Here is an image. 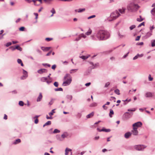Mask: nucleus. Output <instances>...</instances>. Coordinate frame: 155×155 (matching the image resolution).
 Instances as JSON below:
<instances>
[{"label":"nucleus","mask_w":155,"mask_h":155,"mask_svg":"<svg viewBox=\"0 0 155 155\" xmlns=\"http://www.w3.org/2000/svg\"><path fill=\"white\" fill-rule=\"evenodd\" d=\"M102 131H105V132H109L110 131V129H105L104 128H103L101 129Z\"/></svg>","instance_id":"nucleus-30"},{"label":"nucleus","mask_w":155,"mask_h":155,"mask_svg":"<svg viewBox=\"0 0 155 155\" xmlns=\"http://www.w3.org/2000/svg\"><path fill=\"white\" fill-rule=\"evenodd\" d=\"M140 37V36H138L136 38L135 40L136 41H139Z\"/></svg>","instance_id":"nucleus-53"},{"label":"nucleus","mask_w":155,"mask_h":155,"mask_svg":"<svg viewBox=\"0 0 155 155\" xmlns=\"http://www.w3.org/2000/svg\"><path fill=\"white\" fill-rule=\"evenodd\" d=\"M155 28V27H154V26L153 25L152 26L150 27V31H152V30Z\"/></svg>","instance_id":"nucleus-45"},{"label":"nucleus","mask_w":155,"mask_h":155,"mask_svg":"<svg viewBox=\"0 0 155 155\" xmlns=\"http://www.w3.org/2000/svg\"><path fill=\"white\" fill-rule=\"evenodd\" d=\"M92 32V31L91 29H89L88 31L86 33V34L87 35H90Z\"/></svg>","instance_id":"nucleus-32"},{"label":"nucleus","mask_w":155,"mask_h":155,"mask_svg":"<svg viewBox=\"0 0 155 155\" xmlns=\"http://www.w3.org/2000/svg\"><path fill=\"white\" fill-rule=\"evenodd\" d=\"M25 1H26V2H27L28 3H30L31 2H34V5H38L36 3V0H25Z\"/></svg>","instance_id":"nucleus-16"},{"label":"nucleus","mask_w":155,"mask_h":155,"mask_svg":"<svg viewBox=\"0 0 155 155\" xmlns=\"http://www.w3.org/2000/svg\"><path fill=\"white\" fill-rule=\"evenodd\" d=\"M34 14L35 15V18L36 19H37L38 18V14L37 13H34Z\"/></svg>","instance_id":"nucleus-61"},{"label":"nucleus","mask_w":155,"mask_h":155,"mask_svg":"<svg viewBox=\"0 0 155 155\" xmlns=\"http://www.w3.org/2000/svg\"><path fill=\"white\" fill-rule=\"evenodd\" d=\"M138 58H140V56H137V54L133 58V60H135L137 59Z\"/></svg>","instance_id":"nucleus-39"},{"label":"nucleus","mask_w":155,"mask_h":155,"mask_svg":"<svg viewBox=\"0 0 155 155\" xmlns=\"http://www.w3.org/2000/svg\"><path fill=\"white\" fill-rule=\"evenodd\" d=\"M12 44V43L11 42H9L7 43L6 44V46L7 47H8L9 46L11 45Z\"/></svg>","instance_id":"nucleus-48"},{"label":"nucleus","mask_w":155,"mask_h":155,"mask_svg":"<svg viewBox=\"0 0 155 155\" xmlns=\"http://www.w3.org/2000/svg\"><path fill=\"white\" fill-rule=\"evenodd\" d=\"M56 67V65H54L52 66L51 68L52 69H55Z\"/></svg>","instance_id":"nucleus-63"},{"label":"nucleus","mask_w":155,"mask_h":155,"mask_svg":"<svg viewBox=\"0 0 155 155\" xmlns=\"http://www.w3.org/2000/svg\"><path fill=\"white\" fill-rule=\"evenodd\" d=\"M139 17H140L139 18H137V21H139V22H141V21H143L144 20V18H142V17L141 15H140Z\"/></svg>","instance_id":"nucleus-20"},{"label":"nucleus","mask_w":155,"mask_h":155,"mask_svg":"<svg viewBox=\"0 0 155 155\" xmlns=\"http://www.w3.org/2000/svg\"><path fill=\"white\" fill-rule=\"evenodd\" d=\"M140 7L137 4H135L133 1L130 2L128 3L127 8L128 11L134 12L137 11Z\"/></svg>","instance_id":"nucleus-1"},{"label":"nucleus","mask_w":155,"mask_h":155,"mask_svg":"<svg viewBox=\"0 0 155 155\" xmlns=\"http://www.w3.org/2000/svg\"><path fill=\"white\" fill-rule=\"evenodd\" d=\"M38 118H35V124H37L38 123Z\"/></svg>","instance_id":"nucleus-59"},{"label":"nucleus","mask_w":155,"mask_h":155,"mask_svg":"<svg viewBox=\"0 0 155 155\" xmlns=\"http://www.w3.org/2000/svg\"><path fill=\"white\" fill-rule=\"evenodd\" d=\"M136 27L135 25H132L130 27V30H132Z\"/></svg>","instance_id":"nucleus-35"},{"label":"nucleus","mask_w":155,"mask_h":155,"mask_svg":"<svg viewBox=\"0 0 155 155\" xmlns=\"http://www.w3.org/2000/svg\"><path fill=\"white\" fill-rule=\"evenodd\" d=\"M71 151V149L68 148H66L65 150V155H68L69 152Z\"/></svg>","instance_id":"nucleus-15"},{"label":"nucleus","mask_w":155,"mask_h":155,"mask_svg":"<svg viewBox=\"0 0 155 155\" xmlns=\"http://www.w3.org/2000/svg\"><path fill=\"white\" fill-rule=\"evenodd\" d=\"M143 42H140V43H137V45H143Z\"/></svg>","instance_id":"nucleus-54"},{"label":"nucleus","mask_w":155,"mask_h":155,"mask_svg":"<svg viewBox=\"0 0 155 155\" xmlns=\"http://www.w3.org/2000/svg\"><path fill=\"white\" fill-rule=\"evenodd\" d=\"M50 47H41V49L42 50L44 51H48L50 48Z\"/></svg>","instance_id":"nucleus-17"},{"label":"nucleus","mask_w":155,"mask_h":155,"mask_svg":"<svg viewBox=\"0 0 155 155\" xmlns=\"http://www.w3.org/2000/svg\"><path fill=\"white\" fill-rule=\"evenodd\" d=\"M47 72V70L45 69H42L38 70V72L40 74H42L44 73H46Z\"/></svg>","instance_id":"nucleus-10"},{"label":"nucleus","mask_w":155,"mask_h":155,"mask_svg":"<svg viewBox=\"0 0 155 155\" xmlns=\"http://www.w3.org/2000/svg\"><path fill=\"white\" fill-rule=\"evenodd\" d=\"M63 89L61 88H57L55 89V91H62Z\"/></svg>","instance_id":"nucleus-47"},{"label":"nucleus","mask_w":155,"mask_h":155,"mask_svg":"<svg viewBox=\"0 0 155 155\" xmlns=\"http://www.w3.org/2000/svg\"><path fill=\"white\" fill-rule=\"evenodd\" d=\"M21 140L20 139H18L15 140V141L14 142L13 144H16L20 143Z\"/></svg>","instance_id":"nucleus-22"},{"label":"nucleus","mask_w":155,"mask_h":155,"mask_svg":"<svg viewBox=\"0 0 155 155\" xmlns=\"http://www.w3.org/2000/svg\"><path fill=\"white\" fill-rule=\"evenodd\" d=\"M23 75L21 77V79L23 80L26 78L28 77V73L27 72L23 69Z\"/></svg>","instance_id":"nucleus-7"},{"label":"nucleus","mask_w":155,"mask_h":155,"mask_svg":"<svg viewBox=\"0 0 155 155\" xmlns=\"http://www.w3.org/2000/svg\"><path fill=\"white\" fill-rule=\"evenodd\" d=\"M136 110L134 108L133 109H128V111H134Z\"/></svg>","instance_id":"nucleus-43"},{"label":"nucleus","mask_w":155,"mask_h":155,"mask_svg":"<svg viewBox=\"0 0 155 155\" xmlns=\"http://www.w3.org/2000/svg\"><path fill=\"white\" fill-rule=\"evenodd\" d=\"M94 112H92L91 114L87 115V117L88 118L94 116Z\"/></svg>","instance_id":"nucleus-18"},{"label":"nucleus","mask_w":155,"mask_h":155,"mask_svg":"<svg viewBox=\"0 0 155 155\" xmlns=\"http://www.w3.org/2000/svg\"><path fill=\"white\" fill-rule=\"evenodd\" d=\"M142 25H144V22H143L141 23L139 25H138L137 26V27L139 28L140 26H141Z\"/></svg>","instance_id":"nucleus-40"},{"label":"nucleus","mask_w":155,"mask_h":155,"mask_svg":"<svg viewBox=\"0 0 155 155\" xmlns=\"http://www.w3.org/2000/svg\"><path fill=\"white\" fill-rule=\"evenodd\" d=\"M80 36V37H83L84 38H85L86 36L84 35V34H82L79 35Z\"/></svg>","instance_id":"nucleus-50"},{"label":"nucleus","mask_w":155,"mask_h":155,"mask_svg":"<svg viewBox=\"0 0 155 155\" xmlns=\"http://www.w3.org/2000/svg\"><path fill=\"white\" fill-rule=\"evenodd\" d=\"M151 13L153 15H155V7L151 11Z\"/></svg>","instance_id":"nucleus-27"},{"label":"nucleus","mask_w":155,"mask_h":155,"mask_svg":"<svg viewBox=\"0 0 155 155\" xmlns=\"http://www.w3.org/2000/svg\"><path fill=\"white\" fill-rule=\"evenodd\" d=\"M114 114V112L113 110L112 109L110 110V112L109 114V115L110 117H112V115Z\"/></svg>","instance_id":"nucleus-19"},{"label":"nucleus","mask_w":155,"mask_h":155,"mask_svg":"<svg viewBox=\"0 0 155 155\" xmlns=\"http://www.w3.org/2000/svg\"><path fill=\"white\" fill-rule=\"evenodd\" d=\"M68 136V134L67 133H64L63 134L61 135V137L63 138H64L67 137Z\"/></svg>","instance_id":"nucleus-23"},{"label":"nucleus","mask_w":155,"mask_h":155,"mask_svg":"<svg viewBox=\"0 0 155 155\" xmlns=\"http://www.w3.org/2000/svg\"><path fill=\"white\" fill-rule=\"evenodd\" d=\"M141 0H133L132 1L134 2L135 4L140 3Z\"/></svg>","instance_id":"nucleus-34"},{"label":"nucleus","mask_w":155,"mask_h":155,"mask_svg":"<svg viewBox=\"0 0 155 155\" xmlns=\"http://www.w3.org/2000/svg\"><path fill=\"white\" fill-rule=\"evenodd\" d=\"M153 96V94L150 92H147L145 94V96L147 97H151Z\"/></svg>","instance_id":"nucleus-11"},{"label":"nucleus","mask_w":155,"mask_h":155,"mask_svg":"<svg viewBox=\"0 0 155 155\" xmlns=\"http://www.w3.org/2000/svg\"><path fill=\"white\" fill-rule=\"evenodd\" d=\"M45 40L48 41H50L51 40H52V38H46V39H45Z\"/></svg>","instance_id":"nucleus-55"},{"label":"nucleus","mask_w":155,"mask_h":155,"mask_svg":"<svg viewBox=\"0 0 155 155\" xmlns=\"http://www.w3.org/2000/svg\"><path fill=\"white\" fill-rule=\"evenodd\" d=\"M142 122L140 121H139L133 124V127H135L137 129L138 127H141L142 126Z\"/></svg>","instance_id":"nucleus-6"},{"label":"nucleus","mask_w":155,"mask_h":155,"mask_svg":"<svg viewBox=\"0 0 155 155\" xmlns=\"http://www.w3.org/2000/svg\"><path fill=\"white\" fill-rule=\"evenodd\" d=\"M151 46L152 47H154L155 46V42H154V41H152L151 42Z\"/></svg>","instance_id":"nucleus-52"},{"label":"nucleus","mask_w":155,"mask_h":155,"mask_svg":"<svg viewBox=\"0 0 155 155\" xmlns=\"http://www.w3.org/2000/svg\"><path fill=\"white\" fill-rule=\"evenodd\" d=\"M17 62L19 64H21L22 62L21 60L19 59H18Z\"/></svg>","instance_id":"nucleus-60"},{"label":"nucleus","mask_w":155,"mask_h":155,"mask_svg":"<svg viewBox=\"0 0 155 155\" xmlns=\"http://www.w3.org/2000/svg\"><path fill=\"white\" fill-rule=\"evenodd\" d=\"M85 10V8H82L81 9H79L78 10L77 9H76L75 10V11L76 12H82L84 11Z\"/></svg>","instance_id":"nucleus-21"},{"label":"nucleus","mask_w":155,"mask_h":155,"mask_svg":"<svg viewBox=\"0 0 155 155\" xmlns=\"http://www.w3.org/2000/svg\"><path fill=\"white\" fill-rule=\"evenodd\" d=\"M64 81L62 84V85L66 86L69 85L72 81V78L71 75L69 74H66L64 78Z\"/></svg>","instance_id":"nucleus-4"},{"label":"nucleus","mask_w":155,"mask_h":155,"mask_svg":"<svg viewBox=\"0 0 155 155\" xmlns=\"http://www.w3.org/2000/svg\"><path fill=\"white\" fill-rule=\"evenodd\" d=\"M89 56H82L80 57L83 59H86L88 58Z\"/></svg>","instance_id":"nucleus-36"},{"label":"nucleus","mask_w":155,"mask_h":155,"mask_svg":"<svg viewBox=\"0 0 155 155\" xmlns=\"http://www.w3.org/2000/svg\"><path fill=\"white\" fill-rule=\"evenodd\" d=\"M132 132L133 135H137L138 134V131L137 130V128L135 127H133V130Z\"/></svg>","instance_id":"nucleus-9"},{"label":"nucleus","mask_w":155,"mask_h":155,"mask_svg":"<svg viewBox=\"0 0 155 155\" xmlns=\"http://www.w3.org/2000/svg\"><path fill=\"white\" fill-rule=\"evenodd\" d=\"M143 54H137V56H140V58L142 57L143 56Z\"/></svg>","instance_id":"nucleus-64"},{"label":"nucleus","mask_w":155,"mask_h":155,"mask_svg":"<svg viewBox=\"0 0 155 155\" xmlns=\"http://www.w3.org/2000/svg\"><path fill=\"white\" fill-rule=\"evenodd\" d=\"M54 86H55V87H58V82H55L54 83Z\"/></svg>","instance_id":"nucleus-51"},{"label":"nucleus","mask_w":155,"mask_h":155,"mask_svg":"<svg viewBox=\"0 0 155 155\" xmlns=\"http://www.w3.org/2000/svg\"><path fill=\"white\" fill-rule=\"evenodd\" d=\"M120 15L118 11L115 10L111 13L110 16L108 18L107 20L110 21H113L117 18Z\"/></svg>","instance_id":"nucleus-3"},{"label":"nucleus","mask_w":155,"mask_h":155,"mask_svg":"<svg viewBox=\"0 0 155 155\" xmlns=\"http://www.w3.org/2000/svg\"><path fill=\"white\" fill-rule=\"evenodd\" d=\"M148 79H149V81H152L153 79V78L151 77V75L150 74H149V75Z\"/></svg>","instance_id":"nucleus-38"},{"label":"nucleus","mask_w":155,"mask_h":155,"mask_svg":"<svg viewBox=\"0 0 155 155\" xmlns=\"http://www.w3.org/2000/svg\"><path fill=\"white\" fill-rule=\"evenodd\" d=\"M52 1V0H43V1L45 2H51Z\"/></svg>","instance_id":"nucleus-62"},{"label":"nucleus","mask_w":155,"mask_h":155,"mask_svg":"<svg viewBox=\"0 0 155 155\" xmlns=\"http://www.w3.org/2000/svg\"><path fill=\"white\" fill-rule=\"evenodd\" d=\"M24 104V102L22 101H20L19 102V104L21 106H23Z\"/></svg>","instance_id":"nucleus-42"},{"label":"nucleus","mask_w":155,"mask_h":155,"mask_svg":"<svg viewBox=\"0 0 155 155\" xmlns=\"http://www.w3.org/2000/svg\"><path fill=\"white\" fill-rule=\"evenodd\" d=\"M47 79L46 78L42 77L41 78V80L42 82H45L47 81Z\"/></svg>","instance_id":"nucleus-31"},{"label":"nucleus","mask_w":155,"mask_h":155,"mask_svg":"<svg viewBox=\"0 0 155 155\" xmlns=\"http://www.w3.org/2000/svg\"><path fill=\"white\" fill-rule=\"evenodd\" d=\"M51 124V122L50 121H48L46 123H45L43 126V127H44L45 126L50 125Z\"/></svg>","instance_id":"nucleus-26"},{"label":"nucleus","mask_w":155,"mask_h":155,"mask_svg":"<svg viewBox=\"0 0 155 155\" xmlns=\"http://www.w3.org/2000/svg\"><path fill=\"white\" fill-rule=\"evenodd\" d=\"M127 118H129L131 117L133 114V113L132 112H127Z\"/></svg>","instance_id":"nucleus-14"},{"label":"nucleus","mask_w":155,"mask_h":155,"mask_svg":"<svg viewBox=\"0 0 155 155\" xmlns=\"http://www.w3.org/2000/svg\"><path fill=\"white\" fill-rule=\"evenodd\" d=\"M152 32L149 31L146 33L145 35L144 36V39H147L150 37L152 35Z\"/></svg>","instance_id":"nucleus-8"},{"label":"nucleus","mask_w":155,"mask_h":155,"mask_svg":"<svg viewBox=\"0 0 155 155\" xmlns=\"http://www.w3.org/2000/svg\"><path fill=\"white\" fill-rule=\"evenodd\" d=\"M55 109H53L51 111V112L49 113V115L50 116H52L55 113V112L54 111V110Z\"/></svg>","instance_id":"nucleus-25"},{"label":"nucleus","mask_w":155,"mask_h":155,"mask_svg":"<svg viewBox=\"0 0 155 155\" xmlns=\"http://www.w3.org/2000/svg\"><path fill=\"white\" fill-rule=\"evenodd\" d=\"M46 118L47 119H52V117L51 116L48 117V115L46 116Z\"/></svg>","instance_id":"nucleus-58"},{"label":"nucleus","mask_w":155,"mask_h":155,"mask_svg":"<svg viewBox=\"0 0 155 155\" xmlns=\"http://www.w3.org/2000/svg\"><path fill=\"white\" fill-rule=\"evenodd\" d=\"M54 100L53 99H52L51 101L49 102V104H48L49 105H51L52 104H53V102H54Z\"/></svg>","instance_id":"nucleus-41"},{"label":"nucleus","mask_w":155,"mask_h":155,"mask_svg":"<svg viewBox=\"0 0 155 155\" xmlns=\"http://www.w3.org/2000/svg\"><path fill=\"white\" fill-rule=\"evenodd\" d=\"M60 132V131L57 129H55L53 132L54 133H58Z\"/></svg>","instance_id":"nucleus-46"},{"label":"nucleus","mask_w":155,"mask_h":155,"mask_svg":"<svg viewBox=\"0 0 155 155\" xmlns=\"http://www.w3.org/2000/svg\"><path fill=\"white\" fill-rule=\"evenodd\" d=\"M25 28L24 27H21L19 28V30L21 31H24Z\"/></svg>","instance_id":"nucleus-44"},{"label":"nucleus","mask_w":155,"mask_h":155,"mask_svg":"<svg viewBox=\"0 0 155 155\" xmlns=\"http://www.w3.org/2000/svg\"><path fill=\"white\" fill-rule=\"evenodd\" d=\"M15 48L16 49H17L19 51H21L22 50V48L19 46V45L16 46L15 47Z\"/></svg>","instance_id":"nucleus-24"},{"label":"nucleus","mask_w":155,"mask_h":155,"mask_svg":"<svg viewBox=\"0 0 155 155\" xmlns=\"http://www.w3.org/2000/svg\"><path fill=\"white\" fill-rule=\"evenodd\" d=\"M109 36L108 32L100 30L98 31L96 37L99 40H104L108 38Z\"/></svg>","instance_id":"nucleus-2"},{"label":"nucleus","mask_w":155,"mask_h":155,"mask_svg":"<svg viewBox=\"0 0 155 155\" xmlns=\"http://www.w3.org/2000/svg\"><path fill=\"white\" fill-rule=\"evenodd\" d=\"M42 97V95L41 94V93H39V95L37 99V101L38 102V101H41V100Z\"/></svg>","instance_id":"nucleus-13"},{"label":"nucleus","mask_w":155,"mask_h":155,"mask_svg":"<svg viewBox=\"0 0 155 155\" xmlns=\"http://www.w3.org/2000/svg\"><path fill=\"white\" fill-rule=\"evenodd\" d=\"M132 133L130 132H127V139L129 137L131 136Z\"/></svg>","instance_id":"nucleus-29"},{"label":"nucleus","mask_w":155,"mask_h":155,"mask_svg":"<svg viewBox=\"0 0 155 155\" xmlns=\"http://www.w3.org/2000/svg\"><path fill=\"white\" fill-rule=\"evenodd\" d=\"M95 15H92L91 16H90L89 17H88V19H91V18H94L95 17Z\"/></svg>","instance_id":"nucleus-57"},{"label":"nucleus","mask_w":155,"mask_h":155,"mask_svg":"<svg viewBox=\"0 0 155 155\" xmlns=\"http://www.w3.org/2000/svg\"><path fill=\"white\" fill-rule=\"evenodd\" d=\"M125 8H122L118 9V11L122 14H124L125 13Z\"/></svg>","instance_id":"nucleus-12"},{"label":"nucleus","mask_w":155,"mask_h":155,"mask_svg":"<svg viewBox=\"0 0 155 155\" xmlns=\"http://www.w3.org/2000/svg\"><path fill=\"white\" fill-rule=\"evenodd\" d=\"M147 146L143 145H136L134 146V148L139 151H143Z\"/></svg>","instance_id":"nucleus-5"},{"label":"nucleus","mask_w":155,"mask_h":155,"mask_svg":"<svg viewBox=\"0 0 155 155\" xmlns=\"http://www.w3.org/2000/svg\"><path fill=\"white\" fill-rule=\"evenodd\" d=\"M110 84V83L109 82H107L105 84V87H107Z\"/></svg>","instance_id":"nucleus-56"},{"label":"nucleus","mask_w":155,"mask_h":155,"mask_svg":"<svg viewBox=\"0 0 155 155\" xmlns=\"http://www.w3.org/2000/svg\"><path fill=\"white\" fill-rule=\"evenodd\" d=\"M114 92H115V93H116V94H117L118 95H120V91L118 89H117L115 90L114 91Z\"/></svg>","instance_id":"nucleus-33"},{"label":"nucleus","mask_w":155,"mask_h":155,"mask_svg":"<svg viewBox=\"0 0 155 155\" xmlns=\"http://www.w3.org/2000/svg\"><path fill=\"white\" fill-rule=\"evenodd\" d=\"M97 104L96 103H93L91 104L90 106L91 107H95L97 106Z\"/></svg>","instance_id":"nucleus-37"},{"label":"nucleus","mask_w":155,"mask_h":155,"mask_svg":"<svg viewBox=\"0 0 155 155\" xmlns=\"http://www.w3.org/2000/svg\"><path fill=\"white\" fill-rule=\"evenodd\" d=\"M51 12L52 13L51 15V17H52L53 16V14L55 13V11L54 8H52V10L51 11Z\"/></svg>","instance_id":"nucleus-28"},{"label":"nucleus","mask_w":155,"mask_h":155,"mask_svg":"<svg viewBox=\"0 0 155 155\" xmlns=\"http://www.w3.org/2000/svg\"><path fill=\"white\" fill-rule=\"evenodd\" d=\"M9 48L11 49L12 51H14L16 49L15 47L14 46H11Z\"/></svg>","instance_id":"nucleus-49"}]
</instances>
